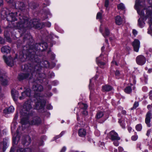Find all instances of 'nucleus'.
Returning <instances> with one entry per match:
<instances>
[{
  "label": "nucleus",
  "mask_w": 152,
  "mask_h": 152,
  "mask_svg": "<svg viewBox=\"0 0 152 152\" xmlns=\"http://www.w3.org/2000/svg\"><path fill=\"white\" fill-rule=\"evenodd\" d=\"M20 21L18 23H16V25L15 26L18 29L22 30V31H24L26 30V28L27 27L31 28L35 27L36 28H40V24H38L37 22V20L34 19L31 20L30 22L28 21V19L27 17L24 16H20L19 17Z\"/></svg>",
  "instance_id": "f257e3e1"
},
{
  "label": "nucleus",
  "mask_w": 152,
  "mask_h": 152,
  "mask_svg": "<svg viewBox=\"0 0 152 152\" xmlns=\"http://www.w3.org/2000/svg\"><path fill=\"white\" fill-rule=\"evenodd\" d=\"M140 0H136L135 5V8L137 10L138 14L141 17H143V19H148V23L149 26L148 33L152 35V14L151 15V12H149L152 7H149L145 11V13L144 12V11L145 10H142L141 11L138 9V7L140 5Z\"/></svg>",
  "instance_id": "f03ea898"
},
{
  "label": "nucleus",
  "mask_w": 152,
  "mask_h": 152,
  "mask_svg": "<svg viewBox=\"0 0 152 152\" xmlns=\"http://www.w3.org/2000/svg\"><path fill=\"white\" fill-rule=\"evenodd\" d=\"M39 70V69L38 68L37 66H36L35 67L33 68L31 66H28V65H26L24 66V70L26 71L29 73H22L20 74L18 77V78L20 80H23L24 79L27 78L29 76L30 73L32 75L33 72Z\"/></svg>",
  "instance_id": "7ed1b4c3"
},
{
  "label": "nucleus",
  "mask_w": 152,
  "mask_h": 152,
  "mask_svg": "<svg viewBox=\"0 0 152 152\" xmlns=\"http://www.w3.org/2000/svg\"><path fill=\"white\" fill-rule=\"evenodd\" d=\"M1 15L2 17L6 18L7 20L8 21L12 22L16 20L17 12H12L10 13L7 9H3L1 12Z\"/></svg>",
  "instance_id": "20e7f679"
},
{
  "label": "nucleus",
  "mask_w": 152,
  "mask_h": 152,
  "mask_svg": "<svg viewBox=\"0 0 152 152\" xmlns=\"http://www.w3.org/2000/svg\"><path fill=\"white\" fill-rule=\"evenodd\" d=\"M32 108L31 100H28L23 105L22 111L20 112L21 114L23 116H27L29 115Z\"/></svg>",
  "instance_id": "39448f33"
},
{
  "label": "nucleus",
  "mask_w": 152,
  "mask_h": 152,
  "mask_svg": "<svg viewBox=\"0 0 152 152\" xmlns=\"http://www.w3.org/2000/svg\"><path fill=\"white\" fill-rule=\"evenodd\" d=\"M37 101L35 104V108L39 110L43 108L45 104V101L41 96L38 97L37 98Z\"/></svg>",
  "instance_id": "423d86ee"
},
{
  "label": "nucleus",
  "mask_w": 152,
  "mask_h": 152,
  "mask_svg": "<svg viewBox=\"0 0 152 152\" xmlns=\"http://www.w3.org/2000/svg\"><path fill=\"white\" fill-rule=\"evenodd\" d=\"M41 123V119L40 117L38 116H35L33 117L29 122V124L35 125H39Z\"/></svg>",
  "instance_id": "0eeeda50"
},
{
  "label": "nucleus",
  "mask_w": 152,
  "mask_h": 152,
  "mask_svg": "<svg viewBox=\"0 0 152 152\" xmlns=\"http://www.w3.org/2000/svg\"><path fill=\"white\" fill-rule=\"evenodd\" d=\"M13 6L15 8L19 9L21 10H23L25 9V5L24 3L22 1H18L14 4H13Z\"/></svg>",
  "instance_id": "6e6552de"
},
{
  "label": "nucleus",
  "mask_w": 152,
  "mask_h": 152,
  "mask_svg": "<svg viewBox=\"0 0 152 152\" xmlns=\"http://www.w3.org/2000/svg\"><path fill=\"white\" fill-rule=\"evenodd\" d=\"M136 61L138 64L142 65L145 64L146 59L143 56L140 55L136 58Z\"/></svg>",
  "instance_id": "1a4fd4ad"
},
{
  "label": "nucleus",
  "mask_w": 152,
  "mask_h": 152,
  "mask_svg": "<svg viewBox=\"0 0 152 152\" xmlns=\"http://www.w3.org/2000/svg\"><path fill=\"white\" fill-rule=\"evenodd\" d=\"M3 58L5 63L8 66H12L13 65L14 61L12 57H10L7 58L5 56H4Z\"/></svg>",
  "instance_id": "9d476101"
},
{
  "label": "nucleus",
  "mask_w": 152,
  "mask_h": 152,
  "mask_svg": "<svg viewBox=\"0 0 152 152\" xmlns=\"http://www.w3.org/2000/svg\"><path fill=\"white\" fill-rule=\"evenodd\" d=\"M110 134L111 137L110 139L112 140H120L121 139L118 134L113 130L110 132Z\"/></svg>",
  "instance_id": "9b49d317"
},
{
  "label": "nucleus",
  "mask_w": 152,
  "mask_h": 152,
  "mask_svg": "<svg viewBox=\"0 0 152 152\" xmlns=\"http://www.w3.org/2000/svg\"><path fill=\"white\" fill-rule=\"evenodd\" d=\"M30 89H27L25 91L21 93V96L19 97V99L22 100L27 97H29L30 96Z\"/></svg>",
  "instance_id": "f8f14e48"
},
{
  "label": "nucleus",
  "mask_w": 152,
  "mask_h": 152,
  "mask_svg": "<svg viewBox=\"0 0 152 152\" xmlns=\"http://www.w3.org/2000/svg\"><path fill=\"white\" fill-rule=\"evenodd\" d=\"M132 45L134 47V50L138 52L140 48V42L138 39H135L133 42Z\"/></svg>",
  "instance_id": "ddd939ff"
},
{
  "label": "nucleus",
  "mask_w": 152,
  "mask_h": 152,
  "mask_svg": "<svg viewBox=\"0 0 152 152\" xmlns=\"http://www.w3.org/2000/svg\"><path fill=\"white\" fill-rule=\"evenodd\" d=\"M151 111H150L147 113L146 115L145 122L148 127L151 126L150 123L151 121Z\"/></svg>",
  "instance_id": "4468645a"
},
{
  "label": "nucleus",
  "mask_w": 152,
  "mask_h": 152,
  "mask_svg": "<svg viewBox=\"0 0 152 152\" xmlns=\"http://www.w3.org/2000/svg\"><path fill=\"white\" fill-rule=\"evenodd\" d=\"M31 142V138L29 136H27L23 138L22 143L23 144L26 146L29 145Z\"/></svg>",
  "instance_id": "2eb2a0df"
},
{
  "label": "nucleus",
  "mask_w": 152,
  "mask_h": 152,
  "mask_svg": "<svg viewBox=\"0 0 152 152\" xmlns=\"http://www.w3.org/2000/svg\"><path fill=\"white\" fill-rule=\"evenodd\" d=\"M7 148V143L6 141H4L0 143V151L4 152Z\"/></svg>",
  "instance_id": "dca6fc26"
},
{
  "label": "nucleus",
  "mask_w": 152,
  "mask_h": 152,
  "mask_svg": "<svg viewBox=\"0 0 152 152\" xmlns=\"http://www.w3.org/2000/svg\"><path fill=\"white\" fill-rule=\"evenodd\" d=\"M11 50V48L8 46H5L1 48V51L3 53H9Z\"/></svg>",
  "instance_id": "f3484780"
},
{
  "label": "nucleus",
  "mask_w": 152,
  "mask_h": 152,
  "mask_svg": "<svg viewBox=\"0 0 152 152\" xmlns=\"http://www.w3.org/2000/svg\"><path fill=\"white\" fill-rule=\"evenodd\" d=\"M33 89L35 91H42L43 88L41 85L37 84L33 86Z\"/></svg>",
  "instance_id": "a211bd4d"
},
{
  "label": "nucleus",
  "mask_w": 152,
  "mask_h": 152,
  "mask_svg": "<svg viewBox=\"0 0 152 152\" xmlns=\"http://www.w3.org/2000/svg\"><path fill=\"white\" fill-rule=\"evenodd\" d=\"M113 88L110 86L105 85L102 87V91H109L112 90Z\"/></svg>",
  "instance_id": "6ab92c4d"
},
{
  "label": "nucleus",
  "mask_w": 152,
  "mask_h": 152,
  "mask_svg": "<svg viewBox=\"0 0 152 152\" xmlns=\"http://www.w3.org/2000/svg\"><path fill=\"white\" fill-rule=\"evenodd\" d=\"M14 110V108L13 106H10L8 109L4 110V112L5 113H10L13 112Z\"/></svg>",
  "instance_id": "aec40b11"
},
{
  "label": "nucleus",
  "mask_w": 152,
  "mask_h": 152,
  "mask_svg": "<svg viewBox=\"0 0 152 152\" xmlns=\"http://www.w3.org/2000/svg\"><path fill=\"white\" fill-rule=\"evenodd\" d=\"M86 134V131L84 129H81L79 130L78 134L79 136L81 137H84Z\"/></svg>",
  "instance_id": "412c9836"
},
{
  "label": "nucleus",
  "mask_w": 152,
  "mask_h": 152,
  "mask_svg": "<svg viewBox=\"0 0 152 152\" xmlns=\"http://www.w3.org/2000/svg\"><path fill=\"white\" fill-rule=\"evenodd\" d=\"M115 20L116 24L118 25H121L122 23V19L119 16H117L116 17Z\"/></svg>",
  "instance_id": "4be33fe9"
},
{
  "label": "nucleus",
  "mask_w": 152,
  "mask_h": 152,
  "mask_svg": "<svg viewBox=\"0 0 152 152\" xmlns=\"http://www.w3.org/2000/svg\"><path fill=\"white\" fill-rule=\"evenodd\" d=\"M11 94L14 100L16 99V98L18 97L19 95L18 92L17 91H15V90H12V91Z\"/></svg>",
  "instance_id": "5701e85b"
},
{
  "label": "nucleus",
  "mask_w": 152,
  "mask_h": 152,
  "mask_svg": "<svg viewBox=\"0 0 152 152\" xmlns=\"http://www.w3.org/2000/svg\"><path fill=\"white\" fill-rule=\"evenodd\" d=\"M0 80L1 82V83L3 85L5 86L7 85L8 83L7 81L2 77L1 72H0Z\"/></svg>",
  "instance_id": "b1692460"
},
{
  "label": "nucleus",
  "mask_w": 152,
  "mask_h": 152,
  "mask_svg": "<svg viewBox=\"0 0 152 152\" xmlns=\"http://www.w3.org/2000/svg\"><path fill=\"white\" fill-rule=\"evenodd\" d=\"M38 47L40 49H41L40 48L42 47L43 49H42L41 50H43L47 48L48 47V45L47 43L46 42H44L43 43L39 44Z\"/></svg>",
  "instance_id": "393cba45"
},
{
  "label": "nucleus",
  "mask_w": 152,
  "mask_h": 152,
  "mask_svg": "<svg viewBox=\"0 0 152 152\" xmlns=\"http://www.w3.org/2000/svg\"><path fill=\"white\" fill-rule=\"evenodd\" d=\"M103 113L101 111L98 112L96 115V117L97 119H99L102 118L103 115Z\"/></svg>",
  "instance_id": "a878e982"
},
{
  "label": "nucleus",
  "mask_w": 152,
  "mask_h": 152,
  "mask_svg": "<svg viewBox=\"0 0 152 152\" xmlns=\"http://www.w3.org/2000/svg\"><path fill=\"white\" fill-rule=\"evenodd\" d=\"M79 104L80 108L83 110H86L88 107L87 105L83 103H79Z\"/></svg>",
  "instance_id": "bb28decb"
},
{
  "label": "nucleus",
  "mask_w": 152,
  "mask_h": 152,
  "mask_svg": "<svg viewBox=\"0 0 152 152\" xmlns=\"http://www.w3.org/2000/svg\"><path fill=\"white\" fill-rule=\"evenodd\" d=\"M19 140V138L18 137L16 136L15 137L14 136L13 137V142L15 144H17Z\"/></svg>",
  "instance_id": "cd10ccee"
},
{
  "label": "nucleus",
  "mask_w": 152,
  "mask_h": 152,
  "mask_svg": "<svg viewBox=\"0 0 152 152\" xmlns=\"http://www.w3.org/2000/svg\"><path fill=\"white\" fill-rule=\"evenodd\" d=\"M124 91L126 93L129 94L132 91V89L130 86H128L125 89Z\"/></svg>",
  "instance_id": "c85d7f7f"
},
{
  "label": "nucleus",
  "mask_w": 152,
  "mask_h": 152,
  "mask_svg": "<svg viewBox=\"0 0 152 152\" xmlns=\"http://www.w3.org/2000/svg\"><path fill=\"white\" fill-rule=\"evenodd\" d=\"M118 9L124 10L125 9V7L123 3H121L118 5Z\"/></svg>",
  "instance_id": "c756f323"
},
{
  "label": "nucleus",
  "mask_w": 152,
  "mask_h": 152,
  "mask_svg": "<svg viewBox=\"0 0 152 152\" xmlns=\"http://www.w3.org/2000/svg\"><path fill=\"white\" fill-rule=\"evenodd\" d=\"M135 128L137 131H140L142 129V125L140 124H138L136 126Z\"/></svg>",
  "instance_id": "7c9ffc66"
},
{
  "label": "nucleus",
  "mask_w": 152,
  "mask_h": 152,
  "mask_svg": "<svg viewBox=\"0 0 152 152\" xmlns=\"http://www.w3.org/2000/svg\"><path fill=\"white\" fill-rule=\"evenodd\" d=\"M7 32L6 31L4 32V36L8 42H11V39L7 35Z\"/></svg>",
  "instance_id": "2f4dec72"
},
{
  "label": "nucleus",
  "mask_w": 152,
  "mask_h": 152,
  "mask_svg": "<svg viewBox=\"0 0 152 152\" xmlns=\"http://www.w3.org/2000/svg\"><path fill=\"white\" fill-rule=\"evenodd\" d=\"M110 32L108 29L107 28H106L105 31V33L104 34H103V36L105 37L106 36H108Z\"/></svg>",
  "instance_id": "473e14b6"
},
{
  "label": "nucleus",
  "mask_w": 152,
  "mask_h": 152,
  "mask_svg": "<svg viewBox=\"0 0 152 152\" xmlns=\"http://www.w3.org/2000/svg\"><path fill=\"white\" fill-rule=\"evenodd\" d=\"M138 138V135H133L131 137V139L132 140L135 141Z\"/></svg>",
  "instance_id": "72a5a7b5"
},
{
  "label": "nucleus",
  "mask_w": 152,
  "mask_h": 152,
  "mask_svg": "<svg viewBox=\"0 0 152 152\" xmlns=\"http://www.w3.org/2000/svg\"><path fill=\"white\" fill-rule=\"evenodd\" d=\"M102 17V13L100 12H98L97 14L96 18L97 19H101Z\"/></svg>",
  "instance_id": "f704fd0d"
},
{
  "label": "nucleus",
  "mask_w": 152,
  "mask_h": 152,
  "mask_svg": "<svg viewBox=\"0 0 152 152\" xmlns=\"http://www.w3.org/2000/svg\"><path fill=\"white\" fill-rule=\"evenodd\" d=\"M28 149H27L26 150L21 148L18 150L17 152H26V151H27Z\"/></svg>",
  "instance_id": "c9c22d12"
},
{
  "label": "nucleus",
  "mask_w": 152,
  "mask_h": 152,
  "mask_svg": "<svg viewBox=\"0 0 152 152\" xmlns=\"http://www.w3.org/2000/svg\"><path fill=\"white\" fill-rule=\"evenodd\" d=\"M118 140H113V144L114 145L116 146H118L119 144V143L118 141Z\"/></svg>",
  "instance_id": "e433bc0d"
},
{
  "label": "nucleus",
  "mask_w": 152,
  "mask_h": 152,
  "mask_svg": "<svg viewBox=\"0 0 152 152\" xmlns=\"http://www.w3.org/2000/svg\"><path fill=\"white\" fill-rule=\"evenodd\" d=\"M139 105V103L138 102H135L133 105V108H132H132H136V107H137Z\"/></svg>",
  "instance_id": "4c0bfd02"
},
{
  "label": "nucleus",
  "mask_w": 152,
  "mask_h": 152,
  "mask_svg": "<svg viewBox=\"0 0 152 152\" xmlns=\"http://www.w3.org/2000/svg\"><path fill=\"white\" fill-rule=\"evenodd\" d=\"M98 64L101 68H103V66L105 64V63L103 62H100L98 63Z\"/></svg>",
  "instance_id": "58836bf2"
},
{
  "label": "nucleus",
  "mask_w": 152,
  "mask_h": 152,
  "mask_svg": "<svg viewBox=\"0 0 152 152\" xmlns=\"http://www.w3.org/2000/svg\"><path fill=\"white\" fill-rule=\"evenodd\" d=\"M138 24L140 27H142L143 26V23L141 22V20L140 18L138 20Z\"/></svg>",
  "instance_id": "ea45409f"
},
{
  "label": "nucleus",
  "mask_w": 152,
  "mask_h": 152,
  "mask_svg": "<svg viewBox=\"0 0 152 152\" xmlns=\"http://www.w3.org/2000/svg\"><path fill=\"white\" fill-rule=\"evenodd\" d=\"M31 36L30 35L27 34L24 37V39L25 40L26 39H28L30 38Z\"/></svg>",
  "instance_id": "a19ab883"
},
{
  "label": "nucleus",
  "mask_w": 152,
  "mask_h": 152,
  "mask_svg": "<svg viewBox=\"0 0 152 152\" xmlns=\"http://www.w3.org/2000/svg\"><path fill=\"white\" fill-rule=\"evenodd\" d=\"M45 25L48 27H50L51 26V24L50 23L47 22L45 23Z\"/></svg>",
  "instance_id": "79ce46f5"
},
{
  "label": "nucleus",
  "mask_w": 152,
  "mask_h": 152,
  "mask_svg": "<svg viewBox=\"0 0 152 152\" xmlns=\"http://www.w3.org/2000/svg\"><path fill=\"white\" fill-rule=\"evenodd\" d=\"M109 5L108 0H105V6L106 7H107Z\"/></svg>",
  "instance_id": "37998d69"
},
{
  "label": "nucleus",
  "mask_w": 152,
  "mask_h": 152,
  "mask_svg": "<svg viewBox=\"0 0 152 152\" xmlns=\"http://www.w3.org/2000/svg\"><path fill=\"white\" fill-rule=\"evenodd\" d=\"M7 2L9 4H12L13 5V4H14V3H13V0H6Z\"/></svg>",
  "instance_id": "c03bdc74"
},
{
  "label": "nucleus",
  "mask_w": 152,
  "mask_h": 152,
  "mask_svg": "<svg viewBox=\"0 0 152 152\" xmlns=\"http://www.w3.org/2000/svg\"><path fill=\"white\" fill-rule=\"evenodd\" d=\"M4 43V41L2 38L0 37V44H2Z\"/></svg>",
  "instance_id": "a18cd8bd"
},
{
  "label": "nucleus",
  "mask_w": 152,
  "mask_h": 152,
  "mask_svg": "<svg viewBox=\"0 0 152 152\" xmlns=\"http://www.w3.org/2000/svg\"><path fill=\"white\" fill-rule=\"evenodd\" d=\"M16 124H17V123H13L12 124V128H13V129H15V126H16Z\"/></svg>",
  "instance_id": "49530a36"
},
{
  "label": "nucleus",
  "mask_w": 152,
  "mask_h": 152,
  "mask_svg": "<svg viewBox=\"0 0 152 152\" xmlns=\"http://www.w3.org/2000/svg\"><path fill=\"white\" fill-rule=\"evenodd\" d=\"M151 129H150L149 130H148L147 131L146 134V135L147 136H148L150 134V133H151Z\"/></svg>",
  "instance_id": "de8ad7c7"
},
{
  "label": "nucleus",
  "mask_w": 152,
  "mask_h": 152,
  "mask_svg": "<svg viewBox=\"0 0 152 152\" xmlns=\"http://www.w3.org/2000/svg\"><path fill=\"white\" fill-rule=\"evenodd\" d=\"M149 98L152 100V91H150L149 93Z\"/></svg>",
  "instance_id": "09e8293b"
},
{
  "label": "nucleus",
  "mask_w": 152,
  "mask_h": 152,
  "mask_svg": "<svg viewBox=\"0 0 152 152\" xmlns=\"http://www.w3.org/2000/svg\"><path fill=\"white\" fill-rule=\"evenodd\" d=\"M132 33L133 34L135 35L137 34V31L135 29H133L132 31Z\"/></svg>",
  "instance_id": "8fccbe9b"
},
{
  "label": "nucleus",
  "mask_w": 152,
  "mask_h": 152,
  "mask_svg": "<svg viewBox=\"0 0 152 152\" xmlns=\"http://www.w3.org/2000/svg\"><path fill=\"white\" fill-rule=\"evenodd\" d=\"M83 114L85 115H87L88 114V112L86 110H84L83 112Z\"/></svg>",
  "instance_id": "3c124183"
},
{
  "label": "nucleus",
  "mask_w": 152,
  "mask_h": 152,
  "mask_svg": "<svg viewBox=\"0 0 152 152\" xmlns=\"http://www.w3.org/2000/svg\"><path fill=\"white\" fill-rule=\"evenodd\" d=\"M66 150V148L64 147H63L62 149L61 150L60 152H64Z\"/></svg>",
  "instance_id": "603ef678"
},
{
  "label": "nucleus",
  "mask_w": 152,
  "mask_h": 152,
  "mask_svg": "<svg viewBox=\"0 0 152 152\" xmlns=\"http://www.w3.org/2000/svg\"><path fill=\"white\" fill-rule=\"evenodd\" d=\"M120 74V72L119 71L116 70L115 72V75L116 76H119Z\"/></svg>",
  "instance_id": "864d4df0"
},
{
  "label": "nucleus",
  "mask_w": 152,
  "mask_h": 152,
  "mask_svg": "<svg viewBox=\"0 0 152 152\" xmlns=\"http://www.w3.org/2000/svg\"><path fill=\"white\" fill-rule=\"evenodd\" d=\"M63 134H64L63 132H61L60 135L56 137H57L56 139L58 138L61 137L62 135Z\"/></svg>",
  "instance_id": "5fc2aeb1"
},
{
  "label": "nucleus",
  "mask_w": 152,
  "mask_h": 152,
  "mask_svg": "<svg viewBox=\"0 0 152 152\" xmlns=\"http://www.w3.org/2000/svg\"><path fill=\"white\" fill-rule=\"evenodd\" d=\"M118 150L120 152H121L123 150V149L121 147H118Z\"/></svg>",
  "instance_id": "6e6d98bb"
},
{
  "label": "nucleus",
  "mask_w": 152,
  "mask_h": 152,
  "mask_svg": "<svg viewBox=\"0 0 152 152\" xmlns=\"http://www.w3.org/2000/svg\"><path fill=\"white\" fill-rule=\"evenodd\" d=\"M21 123L22 124H26V123L24 122V119L23 118L21 119Z\"/></svg>",
  "instance_id": "4d7b16f0"
},
{
  "label": "nucleus",
  "mask_w": 152,
  "mask_h": 152,
  "mask_svg": "<svg viewBox=\"0 0 152 152\" xmlns=\"http://www.w3.org/2000/svg\"><path fill=\"white\" fill-rule=\"evenodd\" d=\"M112 63L113 64H115V65H117V66L118 65V64L115 61H113L112 62Z\"/></svg>",
  "instance_id": "13d9d810"
},
{
  "label": "nucleus",
  "mask_w": 152,
  "mask_h": 152,
  "mask_svg": "<svg viewBox=\"0 0 152 152\" xmlns=\"http://www.w3.org/2000/svg\"><path fill=\"white\" fill-rule=\"evenodd\" d=\"M151 107H152V104L151 105H149L147 106V108L148 109H149Z\"/></svg>",
  "instance_id": "bf43d9fd"
},
{
  "label": "nucleus",
  "mask_w": 152,
  "mask_h": 152,
  "mask_svg": "<svg viewBox=\"0 0 152 152\" xmlns=\"http://www.w3.org/2000/svg\"><path fill=\"white\" fill-rule=\"evenodd\" d=\"M122 113L123 114H126V111L125 110H123L122 112Z\"/></svg>",
  "instance_id": "052dcab7"
},
{
  "label": "nucleus",
  "mask_w": 152,
  "mask_h": 152,
  "mask_svg": "<svg viewBox=\"0 0 152 152\" xmlns=\"http://www.w3.org/2000/svg\"><path fill=\"white\" fill-rule=\"evenodd\" d=\"M18 117V116L17 114H16L15 115V118H14V120H16L17 119Z\"/></svg>",
  "instance_id": "680f3d73"
},
{
  "label": "nucleus",
  "mask_w": 152,
  "mask_h": 152,
  "mask_svg": "<svg viewBox=\"0 0 152 152\" xmlns=\"http://www.w3.org/2000/svg\"><path fill=\"white\" fill-rule=\"evenodd\" d=\"M141 145V144L140 143H138L137 145V146L140 148V149H141V148L140 147Z\"/></svg>",
  "instance_id": "e2e57ef3"
},
{
  "label": "nucleus",
  "mask_w": 152,
  "mask_h": 152,
  "mask_svg": "<svg viewBox=\"0 0 152 152\" xmlns=\"http://www.w3.org/2000/svg\"><path fill=\"white\" fill-rule=\"evenodd\" d=\"M132 129V128L131 127H129L128 128V130H129V132H130Z\"/></svg>",
  "instance_id": "0e129e2a"
},
{
  "label": "nucleus",
  "mask_w": 152,
  "mask_h": 152,
  "mask_svg": "<svg viewBox=\"0 0 152 152\" xmlns=\"http://www.w3.org/2000/svg\"><path fill=\"white\" fill-rule=\"evenodd\" d=\"M3 0H0V5L1 6L3 4Z\"/></svg>",
  "instance_id": "69168bd1"
},
{
  "label": "nucleus",
  "mask_w": 152,
  "mask_h": 152,
  "mask_svg": "<svg viewBox=\"0 0 152 152\" xmlns=\"http://www.w3.org/2000/svg\"><path fill=\"white\" fill-rule=\"evenodd\" d=\"M148 72L149 73H151V72H152V69H148Z\"/></svg>",
  "instance_id": "338daca9"
},
{
  "label": "nucleus",
  "mask_w": 152,
  "mask_h": 152,
  "mask_svg": "<svg viewBox=\"0 0 152 152\" xmlns=\"http://www.w3.org/2000/svg\"><path fill=\"white\" fill-rule=\"evenodd\" d=\"M31 53L28 54H26V56H27L31 57Z\"/></svg>",
  "instance_id": "774afa93"
}]
</instances>
